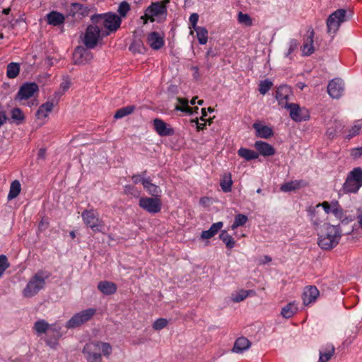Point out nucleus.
Segmentation results:
<instances>
[{
  "label": "nucleus",
  "instance_id": "nucleus-1",
  "mask_svg": "<svg viewBox=\"0 0 362 362\" xmlns=\"http://www.w3.org/2000/svg\"><path fill=\"white\" fill-rule=\"evenodd\" d=\"M103 354L108 357L112 353V346L107 342L100 341L86 343L82 350V353L87 362H102Z\"/></svg>",
  "mask_w": 362,
  "mask_h": 362
},
{
  "label": "nucleus",
  "instance_id": "nucleus-2",
  "mask_svg": "<svg viewBox=\"0 0 362 362\" xmlns=\"http://www.w3.org/2000/svg\"><path fill=\"white\" fill-rule=\"evenodd\" d=\"M324 226V230L318 234L317 243L322 250H328L339 244L341 237V231L339 226L326 223Z\"/></svg>",
  "mask_w": 362,
  "mask_h": 362
},
{
  "label": "nucleus",
  "instance_id": "nucleus-3",
  "mask_svg": "<svg viewBox=\"0 0 362 362\" xmlns=\"http://www.w3.org/2000/svg\"><path fill=\"white\" fill-rule=\"evenodd\" d=\"M50 276L47 271H37L28 281L23 291V295L25 298H32L36 296L46 285V280Z\"/></svg>",
  "mask_w": 362,
  "mask_h": 362
},
{
  "label": "nucleus",
  "instance_id": "nucleus-4",
  "mask_svg": "<svg viewBox=\"0 0 362 362\" xmlns=\"http://www.w3.org/2000/svg\"><path fill=\"white\" fill-rule=\"evenodd\" d=\"M90 20L93 24L103 25L109 33L115 32L122 23L121 18L112 13L95 14L91 16Z\"/></svg>",
  "mask_w": 362,
  "mask_h": 362
},
{
  "label": "nucleus",
  "instance_id": "nucleus-5",
  "mask_svg": "<svg viewBox=\"0 0 362 362\" xmlns=\"http://www.w3.org/2000/svg\"><path fill=\"white\" fill-rule=\"evenodd\" d=\"M362 187V168H354L346 176L343 185V190L346 193L356 194Z\"/></svg>",
  "mask_w": 362,
  "mask_h": 362
},
{
  "label": "nucleus",
  "instance_id": "nucleus-6",
  "mask_svg": "<svg viewBox=\"0 0 362 362\" xmlns=\"http://www.w3.org/2000/svg\"><path fill=\"white\" fill-rule=\"evenodd\" d=\"M84 224L90 228L93 232H103L105 229L104 221L99 218L98 212L93 209H86L81 214Z\"/></svg>",
  "mask_w": 362,
  "mask_h": 362
},
{
  "label": "nucleus",
  "instance_id": "nucleus-7",
  "mask_svg": "<svg viewBox=\"0 0 362 362\" xmlns=\"http://www.w3.org/2000/svg\"><path fill=\"white\" fill-rule=\"evenodd\" d=\"M109 35V33H102L98 24L89 25L85 32L83 42L87 49H94L100 40L105 35Z\"/></svg>",
  "mask_w": 362,
  "mask_h": 362
},
{
  "label": "nucleus",
  "instance_id": "nucleus-8",
  "mask_svg": "<svg viewBox=\"0 0 362 362\" xmlns=\"http://www.w3.org/2000/svg\"><path fill=\"white\" fill-rule=\"evenodd\" d=\"M346 11L343 8L337 9L331 13L327 19V33L334 35L342 23L346 21Z\"/></svg>",
  "mask_w": 362,
  "mask_h": 362
},
{
  "label": "nucleus",
  "instance_id": "nucleus-9",
  "mask_svg": "<svg viewBox=\"0 0 362 362\" xmlns=\"http://www.w3.org/2000/svg\"><path fill=\"white\" fill-rule=\"evenodd\" d=\"M96 313V309L88 308L74 314L66 323V329H74L89 321Z\"/></svg>",
  "mask_w": 362,
  "mask_h": 362
},
{
  "label": "nucleus",
  "instance_id": "nucleus-10",
  "mask_svg": "<svg viewBox=\"0 0 362 362\" xmlns=\"http://www.w3.org/2000/svg\"><path fill=\"white\" fill-rule=\"evenodd\" d=\"M167 8L162 3L152 2L151 5L146 9L144 15L141 17L144 21V24H146L148 21L153 23L155 21L156 16L164 15L167 16Z\"/></svg>",
  "mask_w": 362,
  "mask_h": 362
},
{
  "label": "nucleus",
  "instance_id": "nucleus-11",
  "mask_svg": "<svg viewBox=\"0 0 362 362\" xmlns=\"http://www.w3.org/2000/svg\"><path fill=\"white\" fill-rule=\"evenodd\" d=\"M62 327L59 322L51 324L45 338L46 344L50 348L56 349L58 345L59 339L62 336Z\"/></svg>",
  "mask_w": 362,
  "mask_h": 362
},
{
  "label": "nucleus",
  "instance_id": "nucleus-12",
  "mask_svg": "<svg viewBox=\"0 0 362 362\" xmlns=\"http://www.w3.org/2000/svg\"><path fill=\"white\" fill-rule=\"evenodd\" d=\"M284 108L289 110L290 117L295 122L306 121L310 118L308 110L305 107H300L296 103H286Z\"/></svg>",
  "mask_w": 362,
  "mask_h": 362
},
{
  "label": "nucleus",
  "instance_id": "nucleus-13",
  "mask_svg": "<svg viewBox=\"0 0 362 362\" xmlns=\"http://www.w3.org/2000/svg\"><path fill=\"white\" fill-rule=\"evenodd\" d=\"M139 205L147 212L155 214L160 211L162 202L158 197H141Z\"/></svg>",
  "mask_w": 362,
  "mask_h": 362
},
{
  "label": "nucleus",
  "instance_id": "nucleus-14",
  "mask_svg": "<svg viewBox=\"0 0 362 362\" xmlns=\"http://www.w3.org/2000/svg\"><path fill=\"white\" fill-rule=\"evenodd\" d=\"M38 90L39 88L36 83H25L21 86L17 97L20 100H26L33 96Z\"/></svg>",
  "mask_w": 362,
  "mask_h": 362
},
{
  "label": "nucleus",
  "instance_id": "nucleus-15",
  "mask_svg": "<svg viewBox=\"0 0 362 362\" xmlns=\"http://www.w3.org/2000/svg\"><path fill=\"white\" fill-rule=\"evenodd\" d=\"M320 292L315 286H308L304 288L302 299L303 305L310 306L315 303L319 297Z\"/></svg>",
  "mask_w": 362,
  "mask_h": 362
},
{
  "label": "nucleus",
  "instance_id": "nucleus-16",
  "mask_svg": "<svg viewBox=\"0 0 362 362\" xmlns=\"http://www.w3.org/2000/svg\"><path fill=\"white\" fill-rule=\"evenodd\" d=\"M146 42L152 49L158 50L165 45L164 35L156 31L151 32L146 35Z\"/></svg>",
  "mask_w": 362,
  "mask_h": 362
},
{
  "label": "nucleus",
  "instance_id": "nucleus-17",
  "mask_svg": "<svg viewBox=\"0 0 362 362\" xmlns=\"http://www.w3.org/2000/svg\"><path fill=\"white\" fill-rule=\"evenodd\" d=\"M344 90L343 81L340 78L332 80L327 86V92L332 98H339Z\"/></svg>",
  "mask_w": 362,
  "mask_h": 362
},
{
  "label": "nucleus",
  "instance_id": "nucleus-18",
  "mask_svg": "<svg viewBox=\"0 0 362 362\" xmlns=\"http://www.w3.org/2000/svg\"><path fill=\"white\" fill-rule=\"evenodd\" d=\"M318 209L320 206H322L325 212V214H332L335 217L341 218L343 215V211L341 206L339 204L338 202H323L322 203L318 204L315 206Z\"/></svg>",
  "mask_w": 362,
  "mask_h": 362
},
{
  "label": "nucleus",
  "instance_id": "nucleus-19",
  "mask_svg": "<svg viewBox=\"0 0 362 362\" xmlns=\"http://www.w3.org/2000/svg\"><path fill=\"white\" fill-rule=\"evenodd\" d=\"M153 127L160 136H169L175 134L174 129L161 119L156 118L153 119Z\"/></svg>",
  "mask_w": 362,
  "mask_h": 362
},
{
  "label": "nucleus",
  "instance_id": "nucleus-20",
  "mask_svg": "<svg viewBox=\"0 0 362 362\" xmlns=\"http://www.w3.org/2000/svg\"><path fill=\"white\" fill-rule=\"evenodd\" d=\"M257 153L264 157L272 156L276 153V149L269 143L257 141L254 145Z\"/></svg>",
  "mask_w": 362,
  "mask_h": 362
},
{
  "label": "nucleus",
  "instance_id": "nucleus-21",
  "mask_svg": "<svg viewBox=\"0 0 362 362\" xmlns=\"http://www.w3.org/2000/svg\"><path fill=\"white\" fill-rule=\"evenodd\" d=\"M142 185L144 186V188L146 189L148 194H151L152 197L158 198L160 197V188L151 182V179L150 177H143Z\"/></svg>",
  "mask_w": 362,
  "mask_h": 362
},
{
  "label": "nucleus",
  "instance_id": "nucleus-22",
  "mask_svg": "<svg viewBox=\"0 0 362 362\" xmlns=\"http://www.w3.org/2000/svg\"><path fill=\"white\" fill-rule=\"evenodd\" d=\"M98 289L104 295L110 296L115 293L117 290L116 284L109 281H101L98 284Z\"/></svg>",
  "mask_w": 362,
  "mask_h": 362
},
{
  "label": "nucleus",
  "instance_id": "nucleus-23",
  "mask_svg": "<svg viewBox=\"0 0 362 362\" xmlns=\"http://www.w3.org/2000/svg\"><path fill=\"white\" fill-rule=\"evenodd\" d=\"M309 34L305 39L303 47H302V52L304 55L309 56L314 52V47H313V39L315 35V32L313 28L309 30Z\"/></svg>",
  "mask_w": 362,
  "mask_h": 362
},
{
  "label": "nucleus",
  "instance_id": "nucleus-24",
  "mask_svg": "<svg viewBox=\"0 0 362 362\" xmlns=\"http://www.w3.org/2000/svg\"><path fill=\"white\" fill-rule=\"evenodd\" d=\"M290 92V88L287 86H281L276 91V99L283 107L286 103H288Z\"/></svg>",
  "mask_w": 362,
  "mask_h": 362
},
{
  "label": "nucleus",
  "instance_id": "nucleus-25",
  "mask_svg": "<svg viewBox=\"0 0 362 362\" xmlns=\"http://www.w3.org/2000/svg\"><path fill=\"white\" fill-rule=\"evenodd\" d=\"M46 19L48 24L57 26L64 23L65 17L62 13L52 11L47 14Z\"/></svg>",
  "mask_w": 362,
  "mask_h": 362
},
{
  "label": "nucleus",
  "instance_id": "nucleus-26",
  "mask_svg": "<svg viewBox=\"0 0 362 362\" xmlns=\"http://www.w3.org/2000/svg\"><path fill=\"white\" fill-rule=\"evenodd\" d=\"M73 55L74 63L76 64H80L88 60V58L90 56V52L87 50V49L81 46H78L75 49Z\"/></svg>",
  "mask_w": 362,
  "mask_h": 362
},
{
  "label": "nucleus",
  "instance_id": "nucleus-27",
  "mask_svg": "<svg viewBox=\"0 0 362 362\" xmlns=\"http://www.w3.org/2000/svg\"><path fill=\"white\" fill-rule=\"evenodd\" d=\"M250 346V341L246 337H241L235 340L232 350L235 353L241 354L248 349Z\"/></svg>",
  "mask_w": 362,
  "mask_h": 362
},
{
  "label": "nucleus",
  "instance_id": "nucleus-28",
  "mask_svg": "<svg viewBox=\"0 0 362 362\" xmlns=\"http://www.w3.org/2000/svg\"><path fill=\"white\" fill-rule=\"evenodd\" d=\"M223 226V223L222 221L213 223L209 230L202 232L201 238L208 240L213 238L222 228Z\"/></svg>",
  "mask_w": 362,
  "mask_h": 362
},
{
  "label": "nucleus",
  "instance_id": "nucleus-29",
  "mask_svg": "<svg viewBox=\"0 0 362 362\" xmlns=\"http://www.w3.org/2000/svg\"><path fill=\"white\" fill-rule=\"evenodd\" d=\"M298 303L296 301L288 303L286 305L282 308L281 314L286 318L288 319L292 317L298 311Z\"/></svg>",
  "mask_w": 362,
  "mask_h": 362
},
{
  "label": "nucleus",
  "instance_id": "nucleus-30",
  "mask_svg": "<svg viewBox=\"0 0 362 362\" xmlns=\"http://www.w3.org/2000/svg\"><path fill=\"white\" fill-rule=\"evenodd\" d=\"M253 127L256 130L257 135L259 137L269 139L273 135V130L267 126L254 124Z\"/></svg>",
  "mask_w": 362,
  "mask_h": 362
},
{
  "label": "nucleus",
  "instance_id": "nucleus-31",
  "mask_svg": "<svg viewBox=\"0 0 362 362\" xmlns=\"http://www.w3.org/2000/svg\"><path fill=\"white\" fill-rule=\"evenodd\" d=\"M53 107V103L49 101H47L45 103L41 105L36 112L37 118L43 119L47 117L48 114L52 112Z\"/></svg>",
  "mask_w": 362,
  "mask_h": 362
},
{
  "label": "nucleus",
  "instance_id": "nucleus-32",
  "mask_svg": "<svg viewBox=\"0 0 362 362\" xmlns=\"http://www.w3.org/2000/svg\"><path fill=\"white\" fill-rule=\"evenodd\" d=\"M335 349L332 344H327L324 351H320V358L318 362H327L334 355Z\"/></svg>",
  "mask_w": 362,
  "mask_h": 362
},
{
  "label": "nucleus",
  "instance_id": "nucleus-33",
  "mask_svg": "<svg viewBox=\"0 0 362 362\" xmlns=\"http://www.w3.org/2000/svg\"><path fill=\"white\" fill-rule=\"evenodd\" d=\"M50 325L51 324H49L45 320H39L34 323L33 330L38 336L42 334H46L47 330L50 327Z\"/></svg>",
  "mask_w": 362,
  "mask_h": 362
},
{
  "label": "nucleus",
  "instance_id": "nucleus-34",
  "mask_svg": "<svg viewBox=\"0 0 362 362\" xmlns=\"http://www.w3.org/2000/svg\"><path fill=\"white\" fill-rule=\"evenodd\" d=\"M238 155L245 159L247 161L257 159L259 157V153L257 152L243 147L238 149Z\"/></svg>",
  "mask_w": 362,
  "mask_h": 362
},
{
  "label": "nucleus",
  "instance_id": "nucleus-35",
  "mask_svg": "<svg viewBox=\"0 0 362 362\" xmlns=\"http://www.w3.org/2000/svg\"><path fill=\"white\" fill-rule=\"evenodd\" d=\"M21 191V185L18 180H13L10 185L9 192L7 197L8 200H12L17 197Z\"/></svg>",
  "mask_w": 362,
  "mask_h": 362
},
{
  "label": "nucleus",
  "instance_id": "nucleus-36",
  "mask_svg": "<svg viewBox=\"0 0 362 362\" xmlns=\"http://www.w3.org/2000/svg\"><path fill=\"white\" fill-rule=\"evenodd\" d=\"M177 102L180 105L175 106V109L182 112H185L188 115H193L192 108L189 106V101L187 98H177Z\"/></svg>",
  "mask_w": 362,
  "mask_h": 362
},
{
  "label": "nucleus",
  "instance_id": "nucleus-37",
  "mask_svg": "<svg viewBox=\"0 0 362 362\" xmlns=\"http://www.w3.org/2000/svg\"><path fill=\"white\" fill-rule=\"evenodd\" d=\"M301 182L298 180L291 181L288 182H285L281 185L280 187V189L281 192H288L294 191L301 187Z\"/></svg>",
  "mask_w": 362,
  "mask_h": 362
},
{
  "label": "nucleus",
  "instance_id": "nucleus-38",
  "mask_svg": "<svg viewBox=\"0 0 362 362\" xmlns=\"http://www.w3.org/2000/svg\"><path fill=\"white\" fill-rule=\"evenodd\" d=\"M20 66L18 63L11 62L7 65L6 76L9 78H15L19 74Z\"/></svg>",
  "mask_w": 362,
  "mask_h": 362
},
{
  "label": "nucleus",
  "instance_id": "nucleus-39",
  "mask_svg": "<svg viewBox=\"0 0 362 362\" xmlns=\"http://www.w3.org/2000/svg\"><path fill=\"white\" fill-rule=\"evenodd\" d=\"M219 238L226 244V247L229 250L233 248L235 245V240L226 230L221 231Z\"/></svg>",
  "mask_w": 362,
  "mask_h": 362
},
{
  "label": "nucleus",
  "instance_id": "nucleus-40",
  "mask_svg": "<svg viewBox=\"0 0 362 362\" xmlns=\"http://www.w3.org/2000/svg\"><path fill=\"white\" fill-rule=\"evenodd\" d=\"M135 110L134 105H128L117 110L115 114L114 117L115 119H121L127 115H130Z\"/></svg>",
  "mask_w": 362,
  "mask_h": 362
},
{
  "label": "nucleus",
  "instance_id": "nucleus-41",
  "mask_svg": "<svg viewBox=\"0 0 362 362\" xmlns=\"http://www.w3.org/2000/svg\"><path fill=\"white\" fill-rule=\"evenodd\" d=\"M71 9L69 13V16H71L72 17L75 16L76 13L80 12L81 14L84 15L87 13V8L84 7L82 4L79 3H72L71 4Z\"/></svg>",
  "mask_w": 362,
  "mask_h": 362
},
{
  "label": "nucleus",
  "instance_id": "nucleus-42",
  "mask_svg": "<svg viewBox=\"0 0 362 362\" xmlns=\"http://www.w3.org/2000/svg\"><path fill=\"white\" fill-rule=\"evenodd\" d=\"M197 37L199 44L205 45L208 41V30L204 27H199L197 29Z\"/></svg>",
  "mask_w": 362,
  "mask_h": 362
},
{
  "label": "nucleus",
  "instance_id": "nucleus-43",
  "mask_svg": "<svg viewBox=\"0 0 362 362\" xmlns=\"http://www.w3.org/2000/svg\"><path fill=\"white\" fill-rule=\"evenodd\" d=\"M361 129L362 120L356 121L354 126L349 130V134L346 136V139H350L354 136L358 135Z\"/></svg>",
  "mask_w": 362,
  "mask_h": 362
},
{
  "label": "nucleus",
  "instance_id": "nucleus-44",
  "mask_svg": "<svg viewBox=\"0 0 362 362\" xmlns=\"http://www.w3.org/2000/svg\"><path fill=\"white\" fill-rule=\"evenodd\" d=\"M247 216L245 214H238L235 215L234 221L231 226L232 229L244 226L247 223Z\"/></svg>",
  "mask_w": 362,
  "mask_h": 362
},
{
  "label": "nucleus",
  "instance_id": "nucleus-45",
  "mask_svg": "<svg viewBox=\"0 0 362 362\" xmlns=\"http://www.w3.org/2000/svg\"><path fill=\"white\" fill-rule=\"evenodd\" d=\"M24 115L22 110L16 107L11 110V119L16 122V124H20L24 120Z\"/></svg>",
  "mask_w": 362,
  "mask_h": 362
},
{
  "label": "nucleus",
  "instance_id": "nucleus-46",
  "mask_svg": "<svg viewBox=\"0 0 362 362\" xmlns=\"http://www.w3.org/2000/svg\"><path fill=\"white\" fill-rule=\"evenodd\" d=\"M273 83L269 80H264L259 84V91L262 95H265L272 87Z\"/></svg>",
  "mask_w": 362,
  "mask_h": 362
},
{
  "label": "nucleus",
  "instance_id": "nucleus-47",
  "mask_svg": "<svg viewBox=\"0 0 362 362\" xmlns=\"http://www.w3.org/2000/svg\"><path fill=\"white\" fill-rule=\"evenodd\" d=\"M238 21L240 23L244 24L246 26H251L252 25V18L247 13L239 12L238 14Z\"/></svg>",
  "mask_w": 362,
  "mask_h": 362
},
{
  "label": "nucleus",
  "instance_id": "nucleus-48",
  "mask_svg": "<svg viewBox=\"0 0 362 362\" xmlns=\"http://www.w3.org/2000/svg\"><path fill=\"white\" fill-rule=\"evenodd\" d=\"M10 267L8 257L5 255H0V277L4 272Z\"/></svg>",
  "mask_w": 362,
  "mask_h": 362
},
{
  "label": "nucleus",
  "instance_id": "nucleus-49",
  "mask_svg": "<svg viewBox=\"0 0 362 362\" xmlns=\"http://www.w3.org/2000/svg\"><path fill=\"white\" fill-rule=\"evenodd\" d=\"M252 291H240L239 293H236L235 296L232 297L233 301L239 303L240 301L244 300L248 296L250 293H252Z\"/></svg>",
  "mask_w": 362,
  "mask_h": 362
},
{
  "label": "nucleus",
  "instance_id": "nucleus-50",
  "mask_svg": "<svg viewBox=\"0 0 362 362\" xmlns=\"http://www.w3.org/2000/svg\"><path fill=\"white\" fill-rule=\"evenodd\" d=\"M129 10V4L124 1L119 4L117 11L121 17H125Z\"/></svg>",
  "mask_w": 362,
  "mask_h": 362
},
{
  "label": "nucleus",
  "instance_id": "nucleus-51",
  "mask_svg": "<svg viewBox=\"0 0 362 362\" xmlns=\"http://www.w3.org/2000/svg\"><path fill=\"white\" fill-rule=\"evenodd\" d=\"M232 185L233 182L230 177H229L228 179L224 178L220 183L221 187L224 192H230Z\"/></svg>",
  "mask_w": 362,
  "mask_h": 362
},
{
  "label": "nucleus",
  "instance_id": "nucleus-52",
  "mask_svg": "<svg viewBox=\"0 0 362 362\" xmlns=\"http://www.w3.org/2000/svg\"><path fill=\"white\" fill-rule=\"evenodd\" d=\"M317 212L318 211L316 206L313 208H310L309 213L310 216V219L313 223L315 226H318L322 223V221L316 216Z\"/></svg>",
  "mask_w": 362,
  "mask_h": 362
},
{
  "label": "nucleus",
  "instance_id": "nucleus-53",
  "mask_svg": "<svg viewBox=\"0 0 362 362\" xmlns=\"http://www.w3.org/2000/svg\"><path fill=\"white\" fill-rule=\"evenodd\" d=\"M168 325V320L165 318L157 319L153 324V328L155 330H160Z\"/></svg>",
  "mask_w": 362,
  "mask_h": 362
},
{
  "label": "nucleus",
  "instance_id": "nucleus-54",
  "mask_svg": "<svg viewBox=\"0 0 362 362\" xmlns=\"http://www.w3.org/2000/svg\"><path fill=\"white\" fill-rule=\"evenodd\" d=\"M298 46V42L296 39H291L289 41V47L288 52L286 53L285 57H288L290 54L297 49Z\"/></svg>",
  "mask_w": 362,
  "mask_h": 362
},
{
  "label": "nucleus",
  "instance_id": "nucleus-55",
  "mask_svg": "<svg viewBox=\"0 0 362 362\" xmlns=\"http://www.w3.org/2000/svg\"><path fill=\"white\" fill-rule=\"evenodd\" d=\"M70 86H71V83L69 80H67V79L64 80L60 84V89H62V92L59 91V92L56 93L55 94L57 95H59V96L63 95L70 88Z\"/></svg>",
  "mask_w": 362,
  "mask_h": 362
},
{
  "label": "nucleus",
  "instance_id": "nucleus-56",
  "mask_svg": "<svg viewBox=\"0 0 362 362\" xmlns=\"http://www.w3.org/2000/svg\"><path fill=\"white\" fill-rule=\"evenodd\" d=\"M146 170L143 171L141 174H136L134 175L132 177V180L134 182V184H138L139 182L142 183V179L143 177H146Z\"/></svg>",
  "mask_w": 362,
  "mask_h": 362
},
{
  "label": "nucleus",
  "instance_id": "nucleus-57",
  "mask_svg": "<svg viewBox=\"0 0 362 362\" xmlns=\"http://www.w3.org/2000/svg\"><path fill=\"white\" fill-rule=\"evenodd\" d=\"M124 193L126 194H132L136 196L138 194V191L133 185H127L124 187Z\"/></svg>",
  "mask_w": 362,
  "mask_h": 362
},
{
  "label": "nucleus",
  "instance_id": "nucleus-58",
  "mask_svg": "<svg viewBox=\"0 0 362 362\" xmlns=\"http://www.w3.org/2000/svg\"><path fill=\"white\" fill-rule=\"evenodd\" d=\"M49 226V221L47 218H42L38 225V229L40 231L45 230Z\"/></svg>",
  "mask_w": 362,
  "mask_h": 362
},
{
  "label": "nucleus",
  "instance_id": "nucleus-59",
  "mask_svg": "<svg viewBox=\"0 0 362 362\" xmlns=\"http://www.w3.org/2000/svg\"><path fill=\"white\" fill-rule=\"evenodd\" d=\"M362 155V147L353 148L351 151V156L354 158H358Z\"/></svg>",
  "mask_w": 362,
  "mask_h": 362
},
{
  "label": "nucleus",
  "instance_id": "nucleus-60",
  "mask_svg": "<svg viewBox=\"0 0 362 362\" xmlns=\"http://www.w3.org/2000/svg\"><path fill=\"white\" fill-rule=\"evenodd\" d=\"M356 219L360 228L362 229V206L357 209Z\"/></svg>",
  "mask_w": 362,
  "mask_h": 362
},
{
  "label": "nucleus",
  "instance_id": "nucleus-61",
  "mask_svg": "<svg viewBox=\"0 0 362 362\" xmlns=\"http://www.w3.org/2000/svg\"><path fill=\"white\" fill-rule=\"evenodd\" d=\"M199 21V15L197 13H193L190 15L189 21V23H197Z\"/></svg>",
  "mask_w": 362,
  "mask_h": 362
},
{
  "label": "nucleus",
  "instance_id": "nucleus-62",
  "mask_svg": "<svg viewBox=\"0 0 362 362\" xmlns=\"http://www.w3.org/2000/svg\"><path fill=\"white\" fill-rule=\"evenodd\" d=\"M192 122H195L197 124V131L204 130L206 128V124L205 123H199L197 118L192 119Z\"/></svg>",
  "mask_w": 362,
  "mask_h": 362
},
{
  "label": "nucleus",
  "instance_id": "nucleus-63",
  "mask_svg": "<svg viewBox=\"0 0 362 362\" xmlns=\"http://www.w3.org/2000/svg\"><path fill=\"white\" fill-rule=\"evenodd\" d=\"M7 120V117L4 111H0V127L3 126Z\"/></svg>",
  "mask_w": 362,
  "mask_h": 362
},
{
  "label": "nucleus",
  "instance_id": "nucleus-64",
  "mask_svg": "<svg viewBox=\"0 0 362 362\" xmlns=\"http://www.w3.org/2000/svg\"><path fill=\"white\" fill-rule=\"evenodd\" d=\"M46 151L45 148H40L37 153V158L39 159H44L45 158Z\"/></svg>",
  "mask_w": 362,
  "mask_h": 362
}]
</instances>
